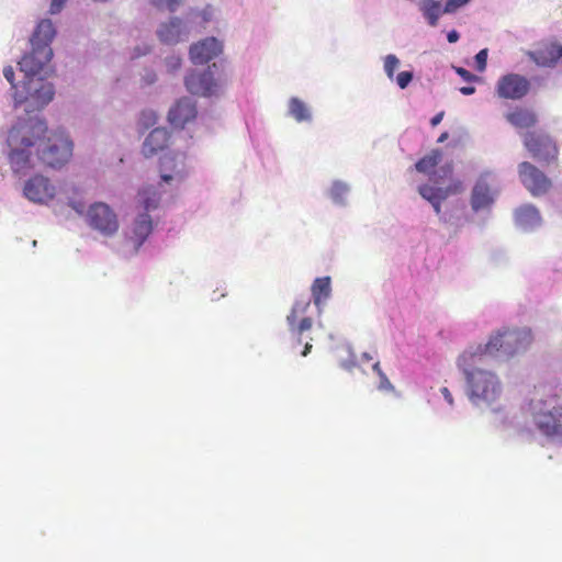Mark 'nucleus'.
Masks as SVG:
<instances>
[{
    "label": "nucleus",
    "mask_w": 562,
    "mask_h": 562,
    "mask_svg": "<svg viewBox=\"0 0 562 562\" xmlns=\"http://www.w3.org/2000/svg\"><path fill=\"white\" fill-rule=\"evenodd\" d=\"M468 383L470 401L475 406H491L502 394V385L498 378L491 371L474 369L468 370L461 367Z\"/></svg>",
    "instance_id": "obj_1"
},
{
    "label": "nucleus",
    "mask_w": 562,
    "mask_h": 562,
    "mask_svg": "<svg viewBox=\"0 0 562 562\" xmlns=\"http://www.w3.org/2000/svg\"><path fill=\"white\" fill-rule=\"evenodd\" d=\"M533 422L540 432L547 437H562V403L557 393L546 398L531 401Z\"/></svg>",
    "instance_id": "obj_2"
},
{
    "label": "nucleus",
    "mask_w": 562,
    "mask_h": 562,
    "mask_svg": "<svg viewBox=\"0 0 562 562\" xmlns=\"http://www.w3.org/2000/svg\"><path fill=\"white\" fill-rule=\"evenodd\" d=\"M55 90L50 82L44 81L41 77L26 78L22 82L21 90L14 92L16 105L27 103V113L40 111L54 98Z\"/></svg>",
    "instance_id": "obj_3"
},
{
    "label": "nucleus",
    "mask_w": 562,
    "mask_h": 562,
    "mask_svg": "<svg viewBox=\"0 0 562 562\" xmlns=\"http://www.w3.org/2000/svg\"><path fill=\"white\" fill-rule=\"evenodd\" d=\"M41 160L53 168L65 165L72 155V142L64 132L52 133L46 143L40 144Z\"/></svg>",
    "instance_id": "obj_4"
},
{
    "label": "nucleus",
    "mask_w": 562,
    "mask_h": 562,
    "mask_svg": "<svg viewBox=\"0 0 562 562\" xmlns=\"http://www.w3.org/2000/svg\"><path fill=\"white\" fill-rule=\"evenodd\" d=\"M89 226L104 236H112L119 229V221L113 210L105 203L92 204L87 213Z\"/></svg>",
    "instance_id": "obj_5"
},
{
    "label": "nucleus",
    "mask_w": 562,
    "mask_h": 562,
    "mask_svg": "<svg viewBox=\"0 0 562 562\" xmlns=\"http://www.w3.org/2000/svg\"><path fill=\"white\" fill-rule=\"evenodd\" d=\"M518 175L524 187L533 196L544 195L552 188L551 179L529 161H522L518 165Z\"/></svg>",
    "instance_id": "obj_6"
},
{
    "label": "nucleus",
    "mask_w": 562,
    "mask_h": 562,
    "mask_svg": "<svg viewBox=\"0 0 562 562\" xmlns=\"http://www.w3.org/2000/svg\"><path fill=\"white\" fill-rule=\"evenodd\" d=\"M524 145L530 155L543 162L557 159L558 148L552 138L541 132H528L524 135Z\"/></svg>",
    "instance_id": "obj_7"
},
{
    "label": "nucleus",
    "mask_w": 562,
    "mask_h": 562,
    "mask_svg": "<svg viewBox=\"0 0 562 562\" xmlns=\"http://www.w3.org/2000/svg\"><path fill=\"white\" fill-rule=\"evenodd\" d=\"M52 57L53 49L50 46L32 45V50L25 54L19 63L20 70L24 72V78H33L40 75Z\"/></svg>",
    "instance_id": "obj_8"
},
{
    "label": "nucleus",
    "mask_w": 562,
    "mask_h": 562,
    "mask_svg": "<svg viewBox=\"0 0 562 562\" xmlns=\"http://www.w3.org/2000/svg\"><path fill=\"white\" fill-rule=\"evenodd\" d=\"M463 191V183L461 180H452L449 186L434 187L430 184H422L418 187V193L423 199L427 200L434 207L437 215L441 213V202L448 199L450 195L459 194Z\"/></svg>",
    "instance_id": "obj_9"
},
{
    "label": "nucleus",
    "mask_w": 562,
    "mask_h": 562,
    "mask_svg": "<svg viewBox=\"0 0 562 562\" xmlns=\"http://www.w3.org/2000/svg\"><path fill=\"white\" fill-rule=\"evenodd\" d=\"M530 89L528 79L518 74L502 76L496 83V93L502 99L520 100Z\"/></svg>",
    "instance_id": "obj_10"
},
{
    "label": "nucleus",
    "mask_w": 562,
    "mask_h": 562,
    "mask_svg": "<svg viewBox=\"0 0 562 562\" xmlns=\"http://www.w3.org/2000/svg\"><path fill=\"white\" fill-rule=\"evenodd\" d=\"M311 306V300L303 297L293 304L290 313L286 316V322L291 333L299 336V342L301 344L300 336L312 328L313 319L306 315Z\"/></svg>",
    "instance_id": "obj_11"
},
{
    "label": "nucleus",
    "mask_w": 562,
    "mask_h": 562,
    "mask_svg": "<svg viewBox=\"0 0 562 562\" xmlns=\"http://www.w3.org/2000/svg\"><path fill=\"white\" fill-rule=\"evenodd\" d=\"M184 85L192 94L211 97L217 92L218 85L213 78L210 67L203 72L192 71L184 80Z\"/></svg>",
    "instance_id": "obj_12"
},
{
    "label": "nucleus",
    "mask_w": 562,
    "mask_h": 562,
    "mask_svg": "<svg viewBox=\"0 0 562 562\" xmlns=\"http://www.w3.org/2000/svg\"><path fill=\"white\" fill-rule=\"evenodd\" d=\"M23 192L32 202L47 203L53 200L56 190L47 178L36 175L25 182Z\"/></svg>",
    "instance_id": "obj_13"
},
{
    "label": "nucleus",
    "mask_w": 562,
    "mask_h": 562,
    "mask_svg": "<svg viewBox=\"0 0 562 562\" xmlns=\"http://www.w3.org/2000/svg\"><path fill=\"white\" fill-rule=\"evenodd\" d=\"M506 336L505 329L496 331L492 335L488 341L485 345H480L476 351H465L458 359V366L464 367L468 366L469 362H473L476 357H481L483 355H494L498 351H504L506 353Z\"/></svg>",
    "instance_id": "obj_14"
},
{
    "label": "nucleus",
    "mask_w": 562,
    "mask_h": 562,
    "mask_svg": "<svg viewBox=\"0 0 562 562\" xmlns=\"http://www.w3.org/2000/svg\"><path fill=\"white\" fill-rule=\"evenodd\" d=\"M223 52V44L216 37H206L190 46L189 55L194 65H204Z\"/></svg>",
    "instance_id": "obj_15"
},
{
    "label": "nucleus",
    "mask_w": 562,
    "mask_h": 562,
    "mask_svg": "<svg viewBox=\"0 0 562 562\" xmlns=\"http://www.w3.org/2000/svg\"><path fill=\"white\" fill-rule=\"evenodd\" d=\"M196 116V105L189 98L180 99L169 111L168 119L172 126L183 128Z\"/></svg>",
    "instance_id": "obj_16"
},
{
    "label": "nucleus",
    "mask_w": 562,
    "mask_h": 562,
    "mask_svg": "<svg viewBox=\"0 0 562 562\" xmlns=\"http://www.w3.org/2000/svg\"><path fill=\"white\" fill-rule=\"evenodd\" d=\"M495 195L496 192L492 187L484 179H480L473 187L471 193V206L473 211L477 212L490 209L494 204Z\"/></svg>",
    "instance_id": "obj_17"
},
{
    "label": "nucleus",
    "mask_w": 562,
    "mask_h": 562,
    "mask_svg": "<svg viewBox=\"0 0 562 562\" xmlns=\"http://www.w3.org/2000/svg\"><path fill=\"white\" fill-rule=\"evenodd\" d=\"M170 139V134L167 131V128L164 127H157L154 128L148 136L145 138L143 146H142V153L145 157L149 158L154 155L158 154L159 151L167 148Z\"/></svg>",
    "instance_id": "obj_18"
},
{
    "label": "nucleus",
    "mask_w": 562,
    "mask_h": 562,
    "mask_svg": "<svg viewBox=\"0 0 562 562\" xmlns=\"http://www.w3.org/2000/svg\"><path fill=\"white\" fill-rule=\"evenodd\" d=\"M505 119L516 130H528L538 123L537 113L526 106H515L505 114Z\"/></svg>",
    "instance_id": "obj_19"
},
{
    "label": "nucleus",
    "mask_w": 562,
    "mask_h": 562,
    "mask_svg": "<svg viewBox=\"0 0 562 562\" xmlns=\"http://www.w3.org/2000/svg\"><path fill=\"white\" fill-rule=\"evenodd\" d=\"M506 336V355H514L515 352L526 349L532 342V333L529 328H505Z\"/></svg>",
    "instance_id": "obj_20"
},
{
    "label": "nucleus",
    "mask_w": 562,
    "mask_h": 562,
    "mask_svg": "<svg viewBox=\"0 0 562 562\" xmlns=\"http://www.w3.org/2000/svg\"><path fill=\"white\" fill-rule=\"evenodd\" d=\"M161 179L169 182L173 178H182L184 175V156H165L160 159Z\"/></svg>",
    "instance_id": "obj_21"
},
{
    "label": "nucleus",
    "mask_w": 562,
    "mask_h": 562,
    "mask_svg": "<svg viewBox=\"0 0 562 562\" xmlns=\"http://www.w3.org/2000/svg\"><path fill=\"white\" fill-rule=\"evenodd\" d=\"M535 63L542 67H551L562 57V46L550 43L538 48L531 54Z\"/></svg>",
    "instance_id": "obj_22"
},
{
    "label": "nucleus",
    "mask_w": 562,
    "mask_h": 562,
    "mask_svg": "<svg viewBox=\"0 0 562 562\" xmlns=\"http://www.w3.org/2000/svg\"><path fill=\"white\" fill-rule=\"evenodd\" d=\"M183 32V24L179 18H171L157 30V36L165 44H177Z\"/></svg>",
    "instance_id": "obj_23"
},
{
    "label": "nucleus",
    "mask_w": 562,
    "mask_h": 562,
    "mask_svg": "<svg viewBox=\"0 0 562 562\" xmlns=\"http://www.w3.org/2000/svg\"><path fill=\"white\" fill-rule=\"evenodd\" d=\"M515 222L521 228H533L541 222L539 210L531 204L521 205L515 211Z\"/></svg>",
    "instance_id": "obj_24"
},
{
    "label": "nucleus",
    "mask_w": 562,
    "mask_h": 562,
    "mask_svg": "<svg viewBox=\"0 0 562 562\" xmlns=\"http://www.w3.org/2000/svg\"><path fill=\"white\" fill-rule=\"evenodd\" d=\"M22 143L24 148L13 149L9 156L10 164L14 172H23L32 167L30 164L31 156L27 148L34 146L36 143L30 139H23Z\"/></svg>",
    "instance_id": "obj_25"
},
{
    "label": "nucleus",
    "mask_w": 562,
    "mask_h": 562,
    "mask_svg": "<svg viewBox=\"0 0 562 562\" xmlns=\"http://www.w3.org/2000/svg\"><path fill=\"white\" fill-rule=\"evenodd\" d=\"M56 34L55 27L50 20H42L31 38L32 45L36 46H50L52 41L54 40Z\"/></svg>",
    "instance_id": "obj_26"
},
{
    "label": "nucleus",
    "mask_w": 562,
    "mask_h": 562,
    "mask_svg": "<svg viewBox=\"0 0 562 562\" xmlns=\"http://www.w3.org/2000/svg\"><path fill=\"white\" fill-rule=\"evenodd\" d=\"M153 231V223L148 214H140L134 223L133 239L135 243V250L143 245Z\"/></svg>",
    "instance_id": "obj_27"
},
{
    "label": "nucleus",
    "mask_w": 562,
    "mask_h": 562,
    "mask_svg": "<svg viewBox=\"0 0 562 562\" xmlns=\"http://www.w3.org/2000/svg\"><path fill=\"white\" fill-rule=\"evenodd\" d=\"M311 291L314 304L319 308L324 301L327 300L330 295V278H316L312 284Z\"/></svg>",
    "instance_id": "obj_28"
},
{
    "label": "nucleus",
    "mask_w": 562,
    "mask_h": 562,
    "mask_svg": "<svg viewBox=\"0 0 562 562\" xmlns=\"http://www.w3.org/2000/svg\"><path fill=\"white\" fill-rule=\"evenodd\" d=\"M442 151L438 148L430 150L427 155L420 158L415 164V169L425 175H431V171L440 164L442 160Z\"/></svg>",
    "instance_id": "obj_29"
},
{
    "label": "nucleus",
    "mask_w": 562,
    "mask_h": 562,
    "mask_svg": "<svg viewBox=\"0 0 562 562\" xmlns=\"http://www.w3.org/2000/svg\"><path fill=\"white\" fill-rule=\"evenodd\" d=\"M420 10L431 26L437 25L440 14L443 13L440 2L436 0H425Z\"/></svg>",
    "instance_id": "obj_30"
},
{
    "label": "nucleus",
    "mask_w": 562,
    "mask_h": 562,
    "mask_svg": "<svg viewBox=\"0 0 562 562\" xmlns=\"http://www.w3.org/2000/svg\"><path fill=\"white\" fill-rule=\"evenodd\" d=\"M289 111L290 114L297 121H308L311 119V113L303 101L299 98H291L289 101Z\"/></svg>",
    "instance_id": "obj_31"
},
{
    "label": "nucleus",
    "mask_w": 562,
    "mask_h": 562,
    "mask_svg": "<svg viewBox=\"0 0 562 562\" xmlns=\"http://www.w3.org/2000/svg\"><path fill=\"white\" fill-rule=\"evenodd\" d=\"M140 202L146 211L156 209L159 204L160 196L155 188L148 187L139 192Z\"/></svg>",
    "instance_id": "obj_32"
},
{
    "label": "nucleus",
    "mask_w": 562,
    "mask_h": 562,
    "mask_svg": "<svg viewBox=\"0 0 562 562\" xmlns=\"http://www.w3.org/2000/svg\"><path fill=\"white\" fill-rule=\"evenodd\" d=\"M347 192H348V187L346 184H344L341 182H335L330 189V196L335 202L340 203V202H342Z\"/></svg>",
    "instance_id": "obj_33"
},
{
    "label": "nucleus",
    "mask_w": 562,
    "mask_h": 562,
    "mask_svg": "<svg viewBox=\"0 0 562 562\" xmlns=\"http://www.w3.org/2000/svg\"><path fill=\"white\" fill-rule=\"evenodd\" d=\"M398 65H400V60L393 54H390L384 58V70H385L386 76L390 79H393L394 72H395L396 68L398 67Z\"/></svg>",
    "instance_id": "obj_34"
},
{
    "label": "nucleus",
    "mask_w": 562,
    "mask_h": 562,
    "mask_svg": "<svg viewBox=\"0 0 562 562\" xmlns=\"http://www.w3.org/2000/svg\"><path fill=\"white\" fill-rule=\"evenodd\" d=\"M157 121V115L154 111L151 110H147V111H143L140 113V116H139V124L145 127V128H148L150 126H153Z\"/></svg>",
    "instance_id": "obj_35"
},
{
    "label": "nucleus",
    "mask_w": 562,
    "mask_h": 562,
    "mask_svg": "<svg viewBox=\"0 0 562 562\" xmlns=\"http://www.w3.org/2000/svg\"><path fill=\"white\" fill-rule=\"evenodd\" d=\"M182 0H151V3L158 9H168L170 12L176 11Z\"/></svg>",
    "instance_id": "obj_36"
},
{
    "label": "nucleus",
    "mask_w": 562,
    "mask_h": 562,
    "mask_svg": "<svg viewBox=\"0 0 562 562\" xmlns=\"http://www.w3.org/2000/svg\"><path fill=\"white\" fill-rule=\"evenodd\" d=\"M471 0H447L443 7V13H452L462 5H465Z\"/></svg>",
    "instance_id": "obj_37"
},
{
    "label": "nucleus",
    "mask_w": 562,
    "mask_h": 562,
    "mask_svg": "<svg viewBox=\"0 0 562 562\" xmlns=\"http://www.w3.org/2000/svg\"><path fill=\"white\" fill-rule=\"evenodd\" d=\"M379 384H378V389L382 392H394V385L390 382L389 378L386 376V374L383 372V373H380L379 375Z\"/></svg>",
    "instance_id": "obj_38"
},
{
    "label": "nucleus",
    "mask_w": 562,
    "mask_h": 562,
    "mask_svg": "<svg viewBox=\"0 0 562 562\" xmlns=\"http://www.w3.org/2000/svg\"><path fill=\"white\" fill-rule=\"evenodd\" d=\"M475 63H476V68L479 71H484L485 68H486V63H487V49L484 48V49H481L476 55H475Z\"/></svg>",
    "instance_id": "obj_39"
},
{
    "label": "nucleus",
    "mask_w": 562,
    "mask_h": 562,
    "mask_svg": "<svg viewBox=\"0 0 562 562\" xmlns=\"http://www.w3.org/2000/svg\"><path fill=\"white\" fill-rule=\"evenodd\" d=\"M413 79L412 71H401L396 77V82L401 89H405Z\"/></svg>",
    "instance_id": "obj_40"
},
{
    "label": "nucleus",
    "mask_w": 562,
    "mask_h": 562,
    "mask_svg": "<svg viewBox=\"0 0 562 562\" xmlns=\"http://www.w3.org/2000/svg\"><path fill=\"white\" fill-rule=\"evenodd\" d=\"M166 66L170 72L177 71L181 67V58L179 56H170L166 58Z\"/></svg>",
    "instance_id": "obj_41"
},
{
    "label": "nucleus",
    "mask_w": 562,
    "mask_h": 562,
    "mask_svg": "<svg viewBox=\"0 0 562 562\" xmlns=\"http://www.w3.org/2000/svg\"><path fill=\"white\" fill-rule=\"evenodd\" d=\"M456 71L464 81L472 82L477 79V77L475 75H473L465 68L458 67V68H456Z\"/></svg>",
    "instance_id": "obj_42"
},
{
    "label": "nucleus",
    "mask_w": 562,
    "mask_h": 562,
    "mask_svg": "<svg viewBox=\"0 0 562 562\" xmlns=\"http://www.w3.org/2000/svg\"><path fill=\"white\" fill-rule=\"evenodd\" d=\"M3 76L5 77V79L11 83L12 88L16 91V90H21V87H18L15 83H14V70L11 66H7L4 69H3Z\"/></svg>",
    "instance_id": "obj_43"
},
{
    "label": "nucleus",
    "mask_w": 562,
    "mask_h": 562,
    "mask_svg": "<svg viewBox=\"0 0 562 562\" xmlns=\"http://www.w3.org/2000/svg\"><path fill=\"white\" fill-rule=\"evenodd\" d=\"M66 1L67 0H52L50 7H49V13L56 14V13L60 12V10L65 5Z\"/></svg>",
    "instance_id": "obj_44"
},
{
    "label": "nucleus",
    "mask_w": 562,
    "mask_h": 562,
    "mask_svg": "<svg viewBox=\"0 0 562 562\" xmlns=\"http://www.w3.org/2000/svg\"><path fill=\"white\" fill-rule=\"evenodd\" d=\"M453 171V165L452 162H448L446 165H443L441 168H440V172L442 173V176L447 177V176H450Z\"/></svg>",
    "instance_id": "obj_45"
},
{
    "label": "nucleus",
    "mask_w": 562,
    "mask_h": 562,
    "mask_svg": "<svg viewBox=\"0 0 562 562\" xmlns=\"http://www.w3.org/2000/svg\"><path fill=\"white\" fill-rule=\"evenodd\" d=\"M443 115H445V112H439L437 113L431 120H430V124L431 126H437L443 119Z\"/></svg>",
    "instance_id": "obj_46"
},
{
    "label": "nucleus",
    "mask_w": 562,
    "mask_h": 562,
    "mask_svg": "<svg viewBox=\"0 0 562 562\" xmlns=\"http://www.w3.org/2000/svg\"><path fill=\"white\" fill-rule=\"evenodd\" d=\"M441 393H442V395H443L445 400H446L450 405H452V404H453V397H452V395H451L450 391L448 390V387H446V386H445V387H442V389H441Z\"/></svg>",
    "instance_id": "obj_47"
},
{
    "label": "nucleus",
    "mask_w": 562,
    "mask_h": 562,
    "mask_svg": "<svg viewBox=\"0 0 562 562\" xmlns=\"http://www.w3.org/2000/svg\"><path fill=\"white\" fill-rule=\"evenodd\" d=\"M459 90L464 95H471V94H473L475 92V87H473V86H464V87H461Z\"/></svg>",
    "instance_id": "obj_48"
},
{
    "label": "nucleus",
    "mask_w": 562,
    "mask_h": 562,
    "mask_svg": "<svg viewBox=\"0 0 562 562\" xmlns=\"http://www.w3.org/2000/svg\"><path fill=\"white\" fill-rule=\"evenodd\" d=\"M459 33L456 30H452L448 33L447 40L449 43H456L459 40Z\"/></svg>",
    "instance_id": "obj_49"
},
{
    "label": "nucleus",
    "mask_w": 562,
    "mask_h": 562,
    "mask_svg": "<svg viewBox=\"0 0 562 562\" xmlns=\"http://www.w3.org/2000/svg\"><path fill=\"white\" fill-rule=\"evenodd\" d=\"M311 350H312V344L306 342L304 346V349L302 351V356L306 357L311 352Z\"/></svg>",
    "instance_id": "obj_50"
},
{
    "label": "nucleus",
    "mask_w": 562,
    "mask_h": 562,
    "mask_svg": "<svg viewBox=\"0 0 562 562\" xmlns=\"http://www.w3.org/2000/svg\"><path fill=\"white\" fill-rule=\"evenodd\" d=\"M373 371L376 373V375H379L380 373H383L384 371L381 369L380 367V362L376 361L374 364H373Z\"/></svg>",
    "instance_id": "obj_51"
},
{
    "label": "nucleus",
    "mask_w": 562,
    "mask_h": 562,
    "mask_svg": "<svg viewBox=\"0 0 562 562\" xmlns=\"http://www.w3.org/2000/svg\"><path fill=\"white\" fill-rule=\"evenodd\" d=\"M35 128H36L37 131H41V132L46 131V126H45V124H44L43 122H38V123L35 125Z\"/></svg>",
    "instance_id": "obj_52"
},
{
    "label": "nucleus",
    "mask_w": 562,
    "mask_h": 562,
    "mask_svg": "<svg viewBox=\"0 0 562 562\" xmlns=\"http://www.w3.org/2000/svg\"><path fill=\"white\" fill-rule=\"evenodd\" d=\"M448 138V133L447 132H443L439 138H438V143H442L445 142L446 139Z\"/></svg>",
    "instance_id": "obj_53"
},
{
    "label": "nucleus",
    "mask_w": 562,
    "mask_h": 562,
    "mask_svg": "<svg viewBox=\"0 0 562 562\" xmlns=\"http://www.w3.org/2000/svg\"><path fill=\"white\" fill-rule=\"evenodd\" d=\"M72 207L78 212V213H82L83 212V209H82V205L79 204V205H76L74 204Z\"/></svg>",
    "instance_id": "obj_54"
},
{
    "label": "nucleus",
    "mask_w": 562,
    "mask_h": 562,
    "mask_svg": "<svg viewBox=\"0 0 562 562\" xmlns=\"http://www.w3.org/2000/svg\"><path fill=\"white\" fill-rule=\"evenodd\" d=\"M362 359L366 360V361H370L372 359V357L368 352H363L362 353Z\"/></svg>",
    "instance_id": "obj_55"
},
{
    "label": "nucleus",
    "mask_w": 562,
    "mask_h": 562,
    "mask_svg": "<svg viewBox=\"0 0 562 562\" xmlns=\"http://www.w3.org/2000/svg\"><path fill=\"white\" fill-rule=\"evenodd\" d=\"M430 180H432V181H434V183H437V182H438V180H437L435 177H430Z\"/></svg>",
    "instance_id": "obj_56"
}]
</instances>
